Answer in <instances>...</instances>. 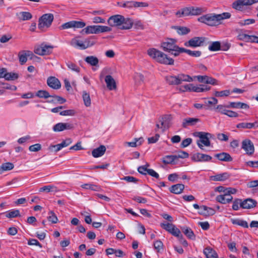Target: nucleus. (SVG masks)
Listing matches in <instances>:
<instances>
[{
    "mask_svg": "<svg viewBox=\"0 0 258 258\" xmlns=\"http://www.w3.org/2000/svg\"><path fill=\"white\" fill-rule=\"evenodd\" d=\"M148 54L158 62L166 64L173 65L174 59L169 57L162 51L155 48H150L148 50Z\"/></svg>",
    "mask_w": 258,
    "mask_h": 258,
    "instance_id": "1",
    "label": "nucleus"
},
{
    "mask_svg": "<svg viewBox=\"0 0 258 258\" xmlns=\"http://www.w3.org/2000/svg\"><path fill=\"white\" fill-rule=\"evenodd\" d=\"M195 136L198 137L200 139L197 141L198 147L202 150L204 149V146L209 147L211 145L210 138L212 137V135L205 132H196L194 134Z\"/></svg>",
    "mask_w": 258,
    "mask_h": 258,
    "instance_id": "2",
    "label": "nucleus"
},
{
    "mask_svg": "<svg viewBox=\"0 0 258 258\" xmlns=\"http://www.w3.org/2000/svg\"><path fill=\"white\" fill-rule=\"evenodd\" d=\"M54 17L52 14L43 15L38 21V27L41 31H44L45 28H49L53 20Z\"/></svg>",
    "mask_w": 258,
    "mask_h": 258,
    "instance_id": "3",
    "label": "nucleus"
},
{
    "mask_svg": "<svg viewBox=\"0 0 258 258\" xmlns=\"http://www.w3.org/2000/svg\"><path fill=\"white\" fill-rule=\"evenodd\" d=\"M198 21L210 26H216L218 23L216 14H208L203 15L198 18Z\"/></svg>",
    "mask_w": 258,
    "mask_h": 258,
    "instance_id": "4",
    "label": "nucleus"
},
{
    "mask_svg": "<svg viewBox=\"0 0 258 258\" xmlns=\"http://www.w3.org/2000/svg\"><path fill=\"white\" fill-rule=\"evenodd\" d=\"M256 3H258V0H237L232 3V7L236 10L242 11L247 6H251Z\"/></svg>",
    "mask_w": 258,
    "mask_h": 258,
    "instance_id": "5",
    "label": "nucleus"
},
{
    "mask_svg": "<svg viewBox=\"0 0 258 258\" xmlns=\"http://www.w3.org/2000/svg\"><path fill=\"white\" fill-rule=\"evenodd\" d=\"M53 46L50 45H47L44 43L39 45L35 46L34 52L39 55H48L52 52Z\"/></svg>",
    "mask_w": 258,
    "mask_h": 258,
    "instance_id": "6",
    "label": "nucleus"
},
{
    "mask_svg": "<svg viewBox=\"0 0 258 258\" xmlns=\"http://www.w3.org/2000/svg\"><path fill=\"white\" fill-rule=\"evenodd\" d=\"M124 20V17L120 15H115L109 18L107 23L110 27H117L120 29V26L122 21Z\"/></svg>",
    "mask_w": 258,
    "mask_h": 258,
    "instance_id": "7",
    "label": "nucleus"
},
{
    "mask_svg": "<svg viewBox=\"0 0 258 258\" xmlns=\"http://www.w3.org/2000/svg\"><path fill=\"white\" fill-rule=\"evenodd\" d=\"M205 41L204 37H195L184 43L186 47H197L201 46Z\"/></svg>",
    "mask_w": 258,
    "mask_h": 258,
    "instance_id": "8",
    "label": "nucleus"
},
{
    "mask_svg": "<svg viewBox=\"0 0 258 258\" xmlns=\"http://www.w3.org/2000/svg\"><path fill=\"white\" fill-rule=\"evenodd\" d=\"M177 40L172 38H168L161 43V47L165 51L171 52L176 46Z\"/></svg>",
    "mask_w": 258,
    "mask_h": 258,
    "instance_id": "9",
    "label": "nucleus"
},
{
    "mask_svg": "<svg viewBox=\"0 0 258 258\" xmlns=\"http://www.w3.org/2000/svg\"><path fill=\"white\" fill-rule=\"evenodd\" d=\"M86 26V23L82 21H71L63 24L60 26L61 29L69 28H82Z\"/></svg>",
    "mask_w": 258,
    "mask_h": 258,
    "instance_id": "10",
    "label": "nucleus"
},
{
    "mask_svg": "<svg viewBox=\"0 0 258 258\" xmlns=\"http://www.w3.org/2000/svg\"><path fill=\"white\" fill-rule=\"evenodd\" d=\"M212 159L211 156L200 153H195L191 157V160L195 162H207L211 161Z\"/></svg>",
    "mask_w": 258,
    "mask_h": 258,
    "instance_id": "11",
    "label": "nucleus"
},
{
    "mask_svg": "<svg viewBox=\"0 0 258 258\" xmlns=\"http://www.w3.org/2000/svg\"><path fill=\"white\" fill-rule=\"evenodd\" d=\"M241 148L248 155H252L254 151V148L253 143L250 140H245L242 142Z\"/></svg>",
    "mask_w": 258,
    "mask_h": 258,
    "instance_id": "12",
    "label": "nucleus"
},
{
    "mask_svg": "<svg viewBox=\"0 0 258 258\" xmlns=\"http://www.w3.org/2000/svg\"><path fill=\"white\" fill-rule=\"evenodd\" d=\"M257 202L252 199L247 198L243 200H242L241 203V208L244 209H250L256 206Z\"/></svg>",
    "mask_w": 258,
    "mask_h": 258,
    "instance_id": "13",
    "label": "nucleus"
},
{
    "mask_svg": "<svg viewBox=\"0 0 258 258\" xmlns=\"http://www.w3.org/2000/svg\"><path fill=\"white\" fill-rule=\"evenodd\" d=\"M31 56V59L33 58V57H37L35 55H34L33 53L29 50H22L19 52L18 54V57L19 61L21 64H23L25 63L27 60V57Z\"/></svg>",
    "mask_w": 258,
    "mask_h": 258,
    "instance_id": "14",
    "label": "nucleus"
},
{
    "mask_svg": "<svg viewBox=\"0 0 258 258\" xmlns=\"http://www.w3.org/2000/svg\"><path fill=\"white\" fill-rule=\"evenodd\" d=\"M198 81L201 83L209 84L213 85H218V81L208 76H197L196 77Z\"/></svg>",
    "mask_w": 258,
    "mask_h": 258,
    "instance_id": "15",
    "label": "nucleus"
},
{
    "mask_svg": "<svg viewBox=\"0 0 258 258\" xmlns=\"http://www.w3.org/2000/svg\"><path fill=\"white\" fill-rule=\"evenodd\" d=\"M74 126L72 124L69 123H62L60 122L56 123L53 127L54 132H61L65 130H71L73 128Z\"/></svg>",
    "mask_w": 258,
    "mask_h": 258,
    "instance_id": "16",
    "label": "nucleus"
},
{
    "mask_svg": "<svg viewBox=\"0 0 258 258\" xmlns=\"http://www.w3.org/2000/svg\"><path fill=\"white\" fill-rule=\"evenodd\" d=\"M47 85L54 89H58L61 87L59 81L54 77H50L47 81Z\"/></svg>",
    "mask_w": 258,
    "mask_h": 258,
    "instance_id": "17",
    "label": "nucleus"
},
{
    "mask_svg": "<svg viewBox=\"0 0 258 258\" xmlns=\"http://www.w3.org/2000/svg\"><path fill=\"white\" fill-rule=\"evenodd\" d=\"M105 82L107 88L109 90H115L117 88L116 82L111 75H107L105 77Z\"/></svg>",
    "mask_w": 258,
    "mask_h": 258,
    "instance_id": "18",
    "label": "nucleus"
},
{
    "mask_svg": "<svg viewBox=\"0 0 258 258\" xmlns=\"http://www.w3.org/2000/svg\"><path fill=\"white\" fill-rule=\"evenodd\" d=\"M200 121V119L197 118L187 117L183 119L182 126L184 128L187 127L188 126L195 125Z\"/></svg>",
    "mask_w": 258,
    "mask_h": 258,
    "instance_id": "19",
    "label": "nucleus"
},
{
    "mask_svg": "<svg viewBox=\"0 0 258 258\" xmlns=\"http://www.w3.org/2000/svg\"><path fill=\"white\" fill-rule=\"evenodd\" d=\"M106 147L104 145H100L99 147L94 149L92 151V156L95 158H98L104 155L106 151Z\"/></svg>",
    "mask_w": 258,
    "mask_h": 258,
    "instance_id": "20",
    "label": "nucleus"
},
{
    "mask_svg": "<svg viewBox=\"0 0 258 258\" xmlns=\"http://www.w3.org/2000/svg\"><path fill=\"white\" fill-rule=\"evenodd\" d=\"M184 188V184L178 183L172 185L169 188V190L171 192L173 193L174 194H180L182 192Z\"/></svg>",
    "mask_w": 258,
    "mask_h": 258,
    "instance_id": "21",
    "label": "nucleus"
},
{
    "mask_svg": "<svg viewBox=\"0 0 258 258\" xmlns=\"http://www.w3.org/2000/svg\"><path fill=\"white\" fill-rule=\"evenodd\" d=\"M230 176V175L227 172H224L221 174H216L214 176H212L211 178L213 181H225L228 179Z\"/></svg>",
    "mask_w": 258,
    "mask_h": 258,
    "instance_id": "22",
    "label": "nucleus"
},
{
    "mask_svg": "<svg viewBox=\"0 0 258 258\" xmlns=\"http://www.w3.org/2000/svg\"><path fill=\"white\" fill-rule=\"evenodd\" d=\"M215 157L222 161L230 162L232 161V158L230 155L226 152L216 154H215Z\"/></svg>",
    "mask_w": 258,
    "mask_h": 258,
    "instance_id": "23",
    "label": "nucleus"
},
{
    "mask_svg": "<svg viewBox=\"0 0 258 258\" xmlns=\"http://www.w3.org/2000/svg\"><path fill=\"white\" fill-rule=\"evenodd\" d=\"M258 126V121H255L253 123L250 122H241L236 125L238 128H247L251 129Z\"/></svg>",
    "mask_w": 258,
    "mask_h": 258,
    "instance_id": "24",
    "label": "nucleus"
},
{
    "mask_svg": "<svg viewBox=\"0 0 258 258\" xmlns=\"http://www.w3.org/2000/svg\"><path fill=\"white\" fill-rule=\"evenodd\" d=\"M204 253L206 258H218L216 252L210 247H207L204 250Z\"/></svg>",
    "mask_w": 258,
    "mask_h": 258,
    "instance_id": "25",
    "label": "nucleus"
},
{
    "mask_svg": "<svg viewBox=\"0 0 258 258\" xmlns=\"http://www.w3.org/2000/svg\"><path fill=\"white\" fill-rule=\"evenodd\" d=\"M190 9V7L181 9L175 13V15L179 18L190 16L191 12Z\"/></svg>",
    "mask_w": 258,
    "mask_h": 258,
    "instance_id": "26",
    "label": "nucleus"
},
{
    "mask_svg": "<svg viewBox=\"0 0 258 258\" xmlns=\"http://www.w3.org/2000/svg\"><path fill=\"white\" fill-rule=\"evenodd\" d=\"M82 32L86 34H98V25L88 26L83 29Z\"/></svg>",
    "mask_w": 258,
    "mask_h": 258,
    "instance_id": "27",
    "label": "nucleus"
},
{
    "mask_svg": "<svg viewBox=\"0 0 258 258\" xmlns=\"http://www.w3.org/2000/svg\"><path fill=\"white\" fill-rule=\"evenodd\" d=\"M17 16L19 21H27L32 18V15L30 12H21L17 14Z\"/></svg>",
    "mask_w": 258,
    "mask_h": 258,
    "instance_id": "28",
    "label": "nucleus"
},
{
    "mask_svg": "<svg viewBox=\"0 0 258 258\" xmlns=\"http://www.w3.org/2000/svg\"><path fill=\"white\" fill-rule=\"evenodd\" d=\"M201 209L206 210V212H199V214L207 217L212 216L215 214V211L212 208L208 207L206 206H201Z\"/></svg>",
    "mask_w": 258,
    "mask_h": 258,
    "instance_id": "29",
    "label": "nucleus"
},
{
    "mask_svg": "<svg viewBox=\"0 0 258 258\" xmlns=\"http://www.w3.org/2000/svg\"><path fill=\"white\" fill-rule=\"evenodd\" d=\"M70 44L76 48H79L81 49H85V46L84 41L77 39V38H73L70 42Z\"/></svg>",
    "mask_w": 258,
    "mask_h": 258,
    "instance_id": "30",
    "label": "nucleus"
},
{
    "mask_svg": "<svg viewBox=\"0 0 258 258\" xmlns=\"http://www.w3.org/2000/svg\"><path fill=\"white\" fill-rule=\"evenodd\" d=\"M227 107H231L234 108H242V109H248L249 105L246 103H242L240 102H230L229 105Z\"/></svg>",
    "mask_w": 258,
    "mask_h": 258,
    "instance_id": "31",
    "label": "nucleus"
},
{
    "mask_svg": "<svg viewBox=\"0 0 258 258\" xmlns=\"http://www.w3.org/2000/svg\"><path fill=\"white\" fill-rule=\"evenodd\" d=\"M190 15H200L206 12V9L202 7H190Z\"/></svg>",
    "mask_w": 258,
    "mask_h": 258,
    "instance_id": "32",
    "label": "nucleus"
},
{
    "mask_svg": "<svg viewBox=\"0 0 258 258\" xmlns=\"http://www.w3.org/2000/svg\"><path fill=\"white\" fill-rule=\"evenodd\" d=\"M133 22L129 18H125L124 17V20L122 21L121 26H120V29H129L133 26Z\"/></svg>",
    "mask_w": 258,
    "mask_h": 258,
    "instance_id": "33",
    "label": "nucleus"
},
{
    "mask_svg": "<svg viewBox=\"0 0 258 258\" xmlns=\"http://www.w3.org/2000/svg\"><path fill=\"white\" fill-rule=\"evenodd\" d=\"M210 88V87H208L205 85H200L199 86H195L192 84L191 91L196 92H203L209 90Z\"/></svg>",
    "mask_w": 258,
    "mask_h": 258,
    "instance_id": "34",
    "label": "nucleus"
},
{
    "mask_svg": "<svg viewBox=\"0 0 258 258\" xmlns=\"http://www.w3.org/2000/svg\"><path fill=\"white\" fill-rule=\"evenodd\" d=\"M182 231L183 233L189 239H191V240L195 239L196 236L191 228L187 227H184L182 228Z\"/></svg>",
    "mask_w": 258,
    "mask_h": 258,
    "instance_id": "35",
    "label": "nucleus"
},
{
    "mask_svg": "<svg viewBox=\"0 0 258 258\" xmlns=\"http://www.w3.org/2000/svg\"><path fill=\"white\" fill-rule=\"evenodd\" d=\"M85 61L92 66H97L99 62L98 58L93 55L87 56Z\"/></svg>",
    "mask_w": 258,
    "mask_h": 258,
    "instance_id": "36",
    "label": "nucleus"
},
{
    "mask_svg": "<svg viewBox=\"0 0 258 258\" xmlns=\"http://www.w3.org/2000/svg\"><path fill=\"white\" fill-rule=\"evenodd\" d=\"M166 81L167 83L170 85H179L178 77L173 76H169L166 77Z\"/></svg>",
    "mask_w": 258,
    "mask_h": 258,
    "instance_id": "37",
    "label": "nucleus"
},
{
    "mask_svg": "<svg viewBox=\"0 0 258 258\" xmlns=\"http://www.w3.org/2000/svg\"><path fill=\"white\" fill-rule=\"evenodd\" d=\"M179 84H180L182 82H190L193 81L192 78L188 75L183 74L177 75Z\"/></svg>",
    "mask_w": 258,
    "mask_h": 258,
    "instance_id": "38",
    "label": "nucleus"
},
{
    "mask_svg": "<svg viewBox=\"0 0 258 258\" xmlns=\"http://www.w3.org/2000/svg\"><path fill=\"white\" fill-rule=\"evenodd\" d=\"M177 159V155H167L163 157L162 162L165 164H172Z\"/></svg>",
    "mask_w": 258,
    "mask_h": 258,
    "instance_id": "39",
    "label": "nucleus"
},
{
    "mask_svg": "<svg viewBox=\"0 0 258 258\" xmlns=\"http://www.w3.org/2000/svg\"><path fill=\"white\" fill-rule=\"evenodd\" d=\"M154 249L157 252H162L163 251L164 245L163 242L160 240H156L153 243Z\"/></svg>",
    "mask_w": 258,
    "mask_h": 258,
    "instance_id": "40",
    "label": "nucleus"
},
{
    "mask_svg": "<svg viewBox=\"0 0 258 258\" xmlns=\"http://www.w3.org/2000/svg\"><path fill=\"white\" fill-rule=\"evenodd\" d=\"M231 221L233 224L241 226L244 228H248V225L246 221L238 219H231Z\"/></svg>",
    "mask_w": 258,
    "mask_h": 258,
    "instance_id": "41",
    "label": "nucleus"
},
{
    "mask_svg": "<svg viewBox=\"0 0 258 258\" xmlns=\"http://www.w3.org/2000/svg\"><path fill=\"white\" fill-rule=\"evenodd\" d=\"M82 97L85 105L86 107L90 106L91 104V101L89 94L86 91H84L83 92Z\"/></svg>",
    "mask_w": 258,
    "mask_h": 258,
    "instance_id": "42",
    "label": "nucleus"
},
{
    "mask_svg": "<svg viewBox=\"0 0 258 258\" xmlns=\"http://www.w3.org/2000/svg\"><path fill=\"white\" fill-rule=\"evenodd\" d=\"M81 187L85 189H89L97 191H100L101 189V187L99 186L93 184L86 183L82 184Z\"/></svg>",
    "mask_w": 258,
    "mask_h": 258,
    "instance_id": "43",
    "label": "nucleus"
},
{
    "mask_svg": "<svg viewBox=\"0 0 258 258\" xmlns=\"http://www.w3.org/2000/svg\"><path fill=\"white\" fill-rule=\"evenodd\" d=\"M39 191V192L46 191L47 192H49L50 191L57 192L59 190L57 189L56 187L54 186V185H49L41 187Z\"/></svg>",
    "mask_w": 258,
    "mask_h": 258,
    "instance_id": "44",
    "label": "nucleus"
},
{
    "mask_svg": "<svg viewBox=\"0 0 258 258\" xmlns=\"http://www.w3.org/2000/svg\"><path fill=\"white\" fill-rule=\"evenodd\" d=\"M144 139L141 137L139 139L135 138L134 139V141L131 142H126L125 144H127L130 147H136L137 146L141 145Z\"/></svg>",
    "mask_w": 258,
    "mask_h": 258,
    "instance_id": "45",
    "label": "nucleus"
},
{
    "mask_svg": "<svg viewBox=\"0 0 258 258\" xmlns=\"http://www.w3.org/2000/svg\"><path fill=\"white\" fill-rule=\"evenodd\" d=\"M6 217L8 218H13L20 216L19 210H13L7 212L6 213Z\"/></svg>",
    "mask_w": 258,
    "mask_h": 258,
    "instance_id": "46",
    "label": "nucleus"
},
{
    "mask_svg": "<svg viewBox=\"0 0 258 258\" xmlns=\"http://www.w3.org/2000/svg\"><path fill=\"white\" fill-rule=\"evenodd\" d=\"M14 167V165L13 163L11 162H7L5 163L2 164V165L0 166V169L1 173H2L4 171H8L13 169Z\"/></svg>",
    "mask_w": 258,
    "mask_h": 258,
    "instance_id": "47",
    "label": "nucleus"
},
{
    "mask_svg": "<svg viewBox=\"0 0 258 258\" xmlns=\"http://www.w3.org/2000/svg\"><path fill=\"white\" fill-rule=\"evenodd\" d=\"M177 33L179 35H186L190 32V29L186 27H175Z\"/></svg>",
    "mask_w": 258,
    "mask_h": 258,
    "instance_id": "48",
    "label": "nucleus"
},
{
    "mask_svg": "<svg viewBox=\"0 0 258 258\" xmlns=\"http://www.w3.org/2000/svg\"><path fill=\"white\" fill-rule=\"evenodd\" d=\"M19 77V74L14 72H7L5 80L7 81H14L18 79Z\"/></svg>",
    "mask_w": 258,
    "mask_h": 258,
    "instance_id": "49",
    "label": "nucleus"
},
{
    "mask_svg": "<svg viewBox=\"0 0 258 258\" xmlns=\"http://www.w3.org/2000/svg\"><path fill=\"white\" fill-rule=\"evenodd\" d=\"M221 43L219 41L213 42L209 46V49L210 51H216L220 50Z\"/></svg>",
    "mask_w": 258,
    "mask_h": 258,
    "instance_id": "50",
    "label": "nucleus"
},
{
    "mask_svg": "<svg viewBox=\"0 0 258 258\" xmlns=\"http://www.w3.org/2000/svg\"><path fill=\"white\" fill-rule=\"evenodd\" d=\"M185 48L180 47L176 45L174 49L170 53H171V54L173 55L174 56H177L179 55L180 53L185 52Z\"/></svg>",
    "mask_w": 258,
    "mask_h": 258,
    "instance_id": "51",
    "label": "nucleus"
},
{
    "mask_svg": "<svg viewBox=\"0 0 258 258\" xmlns=\"http://www.w3.org/2000/svg\"><path fill=\"white\" fill-rule=\"evenodd\" d=\"M66 64L68 68H69L70 70H72L73 71L76 72L77 73H79L80 71V69L79 67H78L76 64L74 63L68 61V62H66Z\"/></svg>",
    "mask_w": 258,
    "mask_h": 258,
    "instance_id": "52",
    "label": "nucleus"
},
{
    "mask_svg": "<svg viewBox=\"0 0 258 258\" xmlns=\"http://www.w3.org/2000/svg\"><path fill=\"white\" fill-rule=\"evenodd\" d=\"M185 53H187L190 56L195 57H200L202 55V52L199 50L192 51L189 49H185Z\"/></svg>",
    "mask_w": 258,
    "mask_h": 258,
    "instance_id": "53",
    "label": "nucleus"
},
{
    "mask_svg": "<svg viewBox=\"0 0 258 258\" xmlns=\"http://www.w3.org/2000/svg\"><path fill=\"white\" fill-rule=\"evenodd\" d=\"M36 95L39 98H48L51 97V95L45 90H39L37 91Z\"/></svg>",
    "mask_w": 258,
    "mask_h": 258,
    "instance_id": "54",
    "label": "nucleus"
},
{
    "mask_svg": "<svg viewBox=\"0 0 258 258\" xmlns=\"http://www.w3.org/2000/svg\"><path fill=\"white\" fill-rule=\"evenodd\" d=\"M230 94L229 90H225L221 91H215L214 95L216 97H227Z\"/></svg>",
    "mask_w": 258,
    "mask_h": 258,
    "instance_id": "55",
    "label": "nucleus"
},
{
    "mask_svg": "<svg viewBox=\"0 0 258 258\" xmlns=\"http://www.w3.org/2000/svg\"><path fill=\"white\" fill-rule=\"evenodd\" d=\"M169 233H171L173 235L178 238H182V235L181 234L180 231L179 229L176 228L175 225L171 229V231Z\"/></svg>",
    "mask_w": 258,
    "mask_h": 258,
    "instance_id": "56",
    "label": "nucleus"
},
{
    "mask_svg": "<svg viewBox=\"0 0 258 258\" xmlns=\"http://www.w3.org/2000/svg\"><path fill=\"white\" fill-rule=\"evenodd\" d=\"M49 215V216L47 218L48 221L53 224L56 223L58 221V219L55 213L53 211H50Z\"/></svg>",
    "mask_w": 258,
    "mask_h": 258,
    "instance_id": "57",
    "label": "nucleus"
},
{
    "mask_svg": "<svg viewBox=\"0 0 258 258\" xmlns=\"http://www.w3.org/2000/svg\"><path fill=\"white\" fill-rule=\"evenodd\" d=\"M93 37L94 36H92L91 37L86 39L84 41L86 49L93 46L95 43V42L94 40H93Z\"/></svg>",
    "mask_w": 258,
    "mask_h": 258,
    "instance_id": "58",
    "label": "nucleus"
},
{
    "mask_svg": "<svg viewBox=\"0 0 258 258\" xmlns=\"http://www.w3.org/2000/svg\"><path fill=\"white\" fill-rule=\"evenodd\" d=\"M218 21H220L221 20L229 19L231 17V14L228 12L223 13L220 14H217Z\"/></svg>",
    "mask_w": 258,
    "mask_h": 258,
    "instance_id": "59",
    "label": "nucleus"
},
{
    "mask_svg": "<svg viewBox=\"0 0 258 258\" xmlns=\"http://www.w3.org/2000/svg\"><path fill=\"white\" fill-rule=\"evenodd\" d=\"M241 203H242V199H236L233 202L232 209L235 211L239 210V205L241 208Z\"/></svg>",
    "mask_w": 258,
    "mask_h": 258,
    "instance_id": "60",
    "label": "nucleus"
},
{
    "mask_svg": "<svg viewBox=\"0 0 258 258\" xmlns=\"http://www.w3.org/2000/svg\"><path fill=\"white\" fill-rule=\"evenodd\" d=\"M76 112L74 109L66 110L59 112V114L62 116H73L76 114Z\"/></svg>",
    "mask_w": 258,
    "mask_h": 258,
    "instance_id": "61",
    "label": "nucleus"
},
{
    "mask_svg": "<svg viewBox=\"0 0 258 258\" xmlns=\"http://www.w3.org/2000/svg\"><path fill=\"white\" fill-rule=\"evenodd\" d=\"M51 97H53L55 99V100H51L50 101H48V102L49 103H53L55 102V101L59 102L60 103H63L66 101V100L59 96L57 95H51Z\"/></svg>",
    "mask_w": 258,
    "mask_h": 258,
    "instance_id": "62",
    "label": "nucleus"
},
{
    "mask_svg": "<svg viewBox=\"0 0 258 258\" xmlns=\"http://www.w3.org/2000/svg\"><path fill=\"white\" fill-rule=\"evenodd\" d=\"M98 33L110 32L112 30L111 27L98 25Z\"/></svg>",
    "mask_w": 258,
    "mask_h": 258,
    "instance_id": "63",
    "label": "nucleus"
},
{
    "mask_svg": "<svg viewBox=\"0 0 258 258\" xmlns=\"http://www.w3.org/2000/svg\"><path fill=\"white\" fill-rule=\"evenodd\" d=\"M192 139L189 138L183 140L180 144L181 148H183L187 147L192 143Z\"/></svg>",
    "mask_w": 258,
    "mask_h": 258,
    "instance_id": "64",
    "label": "nucleus"
}]
</instances>
